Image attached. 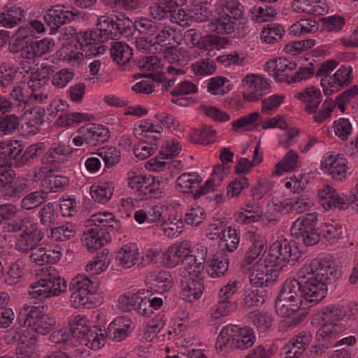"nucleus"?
<instances>
[{
	"instance_id": "36",
	"label": "nucleus",
	"mask_w": 358,
	"mask_h": 358,
	"mask_svg": "<svg viewBox=\"0 0 358 358\" xmlns=\"http://www.w3.org/2000/svg\"><path fill=\"white\" fill-rule=\"evenodd\" d=\"M106 338L103 331L98 326H92L79 340L80 345L98 350L105 345Z\"/></svg>"
},
{
	"instance_id": "62",
	"label": "nucleus",
	"mask_w": 358,
	"mask_h": 358,
	"mask_svg": "<svg viewBox=\"0 0 358 358\" xmlns=\"http://www.w3.org/2000/svg\"><path fill=\"white\" fill-rule=\"evenodd\" d=\"M98 155L104 162L105 166L111 168L117 164L120 159L121 153L115 147H102L99 149Z\"/></svg>"
},
{
	"instance_id": "54",
	"label": "nucleus",
	"mask_w": 358,
	"mask_h": 358,
	"mask_svg": "<svg viewBox=\"0 0 358 358\" xmlns=\"http://www.w3.org/2000/svg\"><path fill=\"white\" fill-rule=\"evenodd\" d=\"M206 218V210L199 205H193L185 215V223L193 227H199Z\"/></svg>"
},
{
	"instance_id": "3",
	"label": "nucleus",
	"mask_w": 358,
	"mask_h": 358,
	"mask_svg": "<svg viewBox=\"0 0 358 358\" xmlns=\"http://www.w3.org/2000/svg\"><path fill=\"white\" fill-rule=\"evenodd\" d=\"M338 66L334 59L322 63L316 71V77L320 78V85L326 96L331 95L341 88L348 85L353 79L352 67L348 64L341 65L333 74Z\"/></svg>"
},
{
	"instance_id": "2",
	"label": "nucleus",
	"mask_w": 358,
	"mask_h": 358,
	"mask_svg": "<svg viewBox=\"0 0 358 358\" xmlns=\"http://www.w3.org/2000/svg\"><path fill=\"white\" fill-rule=\"evenodd\" d=\"M345 315V310L334 305L323 307L313 315L312 324L316 327L321 325L316 334L319 344L314 347L317 354H322L325 349L334 348L336 340L345 330V325L337 322Z\"/></svg>"
},
{
	"instance_id": "8",
	"label": "nucleus",
	"mask_w": 358,
	"mask_h": 358,
	"mask_svg": "<svg viewBox=\"0 0 358 358\" xmlns=\"http://www.w3.org/2000/svg\"><path fill=\"white\" fill-rule=\"evenodd\" d=\"M72 153L70 146L61 143H55L50 146L46 153L42 157L41 162L43 166L37 173L39 178H61L66 177L59 174L61 171L59 166L53 164H61L66 162Z\"/></svg>"
},
{
	"instance_id": "34",
	"label": "nucleus",
	"mask_w": 358,
	"mask_h": 358,
	"mask_svg": "<svg viewBox=\"0 0 358 358\" xmlns=\"http://www.w3.org/2000/svg\"><path fill=\"white\" fill-rule=\"evenodd\" d=\"M294 96L306 104L305 110L309 113H315L322 101L321 92L314 86L303 89Z\"/></svg>"
},
{
	"instance_id": "59",
	"label": "nucleus",
	"mask_w": 358,
	"mask_h": 358,
	"mask_svg": "<svg viewBox=\"0 0 358 358\" xmlns=\"http://www.w3.org/2000/svg\"><path fill=\"white\" fill-rule=\"evenodd\" d=\"M265 301L262 292L255 288H248L245 290L243 299V305L249 308L260 307Z\"/></svg>"
},
{
	"instance_id": "49",
	"label": "nucleus",
	"mask_w": 358,
	"mask_h": 358,
	"mask_svg": "<svg viewBox=\"0 0 358 358\" xmlns=\"http://www.w3.org/2000/svg\"><path fill=\"white\" fill-rule=\"evenodd\" d=\"M70 48L71 49L72 47H65L64 48V52L66 53L65 58L68 60H78L83 55L86 59H91L92 57H96L105 51L104 46L101 45L88 46L86 48L87 49L82 48L83 52H75L72 50L69 51Z\"/></svg>"
},
{
	"instance_id": "55",
	"label": "nucleus",
	"mask_w": 358,
	"mask_h": 358,
	"mask_svg": "<svg viewBox=\"0 0 358 358\" xmlns=\"http://www.w3.org/2000/svg\"><path fill=\"white\" fill-rule=\"evenodd\" d=\"M189 17L199 22L206 21L211 15V10L206 2H196L191 5L188 10Z\"/></svg>"
},
{
	"instance_id": "32",
	"label": "nucleus",
	"mask_w": 358,
	"mask_h": 358,
	"mask_svg": "<svg viewBox=\"0 0 358 358\" xmlns=\"http://www.w3.org/2000/svg\"><path fill=\"white\" fill-rule=\"evenodd\" d=\"M312 334L309 332H301L293 336L285 347L286 355H292L293 358H300L312 341Z\"/></svg>"
},
{
	"instance_id": "15",
	"label": "nucleus",
	"mask_w": 358,
	"mask_h": 358,
	"mask_svg": "<svg viewBox=\"0 0 358 358\" xmlns=\"http://www.w3.org/2000/svg\"><path fill=\"white\" fill-rule=\"evenodd\" d=\"M248 269L242 268L243 271L249 273L250 282L257 287L268 286L273 282L278 274L274 267L268 265L266 259L264 263H255Z\"/></svg>"
},
{
	"instance_id": "61",
	"label": "nucleus",
	"mask_w": 358,
	"mask_h": 358,
	"mask_svg": "<svg viewBox=\"0 0 358 358\" xmlns=\"http://www.w3.org/2000/svg\"><path fill=\"white\" fill-rule=\"evenodd\" d=\"M45 110L42 107H34L27 117L25 125L30 130L29 132L35 133L44 122Z\"/></svg>"
},
{
	"instance_id": "60",
	"label": "nucleus",
	"mask_w": 358,
	"mask_h": 358,
	"mask_svg": "<svg viewBox=\"0 0 358 358\" xmlns=\"http://www.w3.org/2000/svg\"><path fill=\"white\" fill-rule=\"evenodd\" d=\"M134 27L141 34L153 36L160 28V24L157 23L146 17L136 18Z\"/></svg>"
},
{
	"instance_id": "5",
	"label": "nucleus",
	"mask_w": 358,
	"mask_h": 358,
	"mask_svg": "<svg viewBox=\"0 0 358 358\" xmlns=\"http://www.w3.org/2000/svg\"><path fill=\"white\" fill-rule=\"evenodd\" d=\"M91 327L86 316L73 315L70 318L68 326L53 331L48 339L51 343L58 345L59 348L66 350L77 349L79 340Z\"/></svg>"
},
{
	"instance_id": "11",
	"label": "nucleus",
	"mask_w": 358,
	"mask_h": 358,
	"mask_svg": "<svg viewBox=\"0 0 358 358\" xmlns=\"http://www.w3.org/2000/svg\"><path fill=\"white\" fill-rule=\"evenodd\" d=\"M245 238L251 243V245L242 263V268L248 269L255 263H262L259 258L265 251L267 240L262 231L255 226L247 227Z\"/></svg>"
},
{
	"instance_id": "45",
	"label": "nucleus",
	"mask_w": 358,
	"mask_h": 358,
	"mask_svg": "<svg viewBox=\"0 0 358 358\" xmlns=\"http://www.w3.org/2000/svg\"><path fill=\"white\" fill-rule=\"evenodd\" d=\"M183 41L190 48L198 46L199 48H208V45L215 41V36H205L201 37L196 29H191L184 33Z\"/></svg>"
},
{
	"instance_id": "12",
	"label": "nucleus",
	"mask_w": 358,
	"mask_h": 358,
	"mask_svg": "<svg viewBox=\"0 0 358 358\" xmlns=\"http://www.w3.org/2000/svg\"><path fill=\"white\" fill-rule=\"evenodd\" d=\"M189 241L183 240L168 246L162 253L159 265L173 268L189 259Z\"/></svg>"
},
{
	"instance_id": "18",
	"label": "nucleus",
	"mask_w": 358,
	"mask_h": 358,
	"mask_svg": "<svg viewBox=\"0 0 358 358\" xmlns=\"http://www.w3.org/2000/svg\"><path fill=\"white\" fill-rule=\"evenodd\" d=\"M347 160L341 155L327 153L321 160V167L324 172L332 178L338 176L345 178L352 175L350 168L347 166Z\"/></svg>"
},
{
	"instance_id": "1",
	"label": "nucleus",
	"mask_w": 358,
	"mask_h": 358,
	"mask_svg": "<svg viewBox=\"0 0 358 358\" xmlns=\"http://www.w3.org/2000/svg\"><path fill=\"white\" fill-rule=\"evenodd\" d=\"M338 275L335 263L327 257L313 259L306 264L298 273L302 280L303 296L311 304H317L327 295L328 285Z\"/></svg>"
},
{
	"instance_id": "4",
	"label": "nucleus",
	"mask_w": 358,
	"mask_h": 358,
	"mask_svg": "<svg viewBox=\"0 0 358 358\" xmlns=\"http://www.w3.org/2000/svg\"><path fill=\"white\" fill-rule=\"evenodd\" d=\"M256 341V335L251 327H240L229 324L220 331L215 342L218 354L224 356L232 348L246 349L251 347Z\"/></svg>"
},
{
	"instance_id": "39",
	"label": "nucleus",
	"mask_w": 358,
	"mask_h": 358,
	"mask_svg": "<svg viewBox=\"0 0 358 358\" xmlns=\"http://www.w3.org/2000/svg\"><path fill=\"white\" fill-rule=\"evenodd\" d=\"M317 217V213H310L298 217L291 227L292 235L294 237H301V234L315 229Z\"/></svg>"
},
{
	"instance_id": "53",
	"label": "nucleus",
	"mask_w": 358,
	"mask_h": 358,
	"mask_svg": "<svg viewBox=\"0 0 358 358\" xmlns=\"http://www.w3.org/2000/svg\"><path fill=\"white\" fill-rule=\"evenodd\" d=\"M75 226L69 222L64 223L51 229L50 238L56 241H64L75 236Z\"/></svg>"
},
{
	"instance_id": "14",
	"label": "nucleus",
	"mask_w": 358,
	"mask_h": 358,
	"mask_svg": "<svg viewBox=\"0 0 358 358\" xmlns=\"http://www.w3.org/2000/svg\"><path fill=\"white\" fill-rule=\"evenodd\" d=\"M150 294V291L140 289L136 293H126L121 295L118 299L120 308L124 312L136 311L141 315L149 316L152 313L150 307L146 306L148 301L145 299L144 295Z\"/></svg>"
},
{
	"instance_id": "37",
	"label": "nucleus",
	"mask_w": 358,
	"mask_h": 358,
	"mask_svg": "<svg viewBox=\"0 0 358 358\" xmlns=\"http://www.w3.org/2000/svg\"><path fill=\"white\" fill-rule=\"evenodd\" d=\"M24 17V10L17 5H6L0 11V24L6 28L17 25Z\"/></svg>"
},
{
	"instance_id": "22",
	"label": "nucleus",
	"mask_w": 358,
	"mask_h": 358,
	"mask_svg": "<svg viewBox=\"0 0 358 358\" xmlns=\"http://www.w3.org/2000/svg\"><path fill=\"white\" fill-rule=\"evenodd\" d=\"M187 271L189 276L182 282L181 296L186 301L192 303L201 297L204 285L200 275H194L192 270Z\"/></svg>"
},
{
	"instance_id": "25",
	"label": "nucleus",
	"mask_w": 358,
	"mask_h": 358,
	"mask_svg": "<svg viewBox=\"0 0 358 358\" xmlns=\"http://www.w3.org/2000/svg\"><path fill=\"white\" fill-rule=\"evenodd\" d=\"M12 52H19L20 56L28 60L27 64H23V69H31V63H34L35 59L38 58L36 52V48L32 36H24L15 41L11 46Z\"/></svg>"
},
{
	"instance_id": "48",
	"label": "nucleus",
	"mask_w": 358,
	"mask_h": 358,
	"mask_svg": "<svg viewBox=\"0 0 358 358\" xmlns=\"http://www.w3.org/2000/svg\"><path fill=\"white\" fill-rule=\"evenodd\" d=\"M110 54L115 62L119 64H124L129 61L133 52L131 48L126 43L115 41L112 43Z\"/></svg>"
},
{
	"instance_id": "35",
	"label": "nucleus",
	"mask_w": 358,
	"mask_h": 358,
	"mask_svg": "<svg viewBox=\"0 0 358 358\" xmlns=\"http://www.w3.org/2000/svg\"><path fill=\"white\" fill-rule=\"evenodd\" d=\"M292 199L285 198L280 195L273 196L271 203L268 205V210L264 216L268 221L275 220L278 213L282 215L292 213Z\"/></svg>"
},
{
	"instance_id": "33",
	"label": "nucleus",
	"mask_w": 358,
	"mask_h": 358,
	"mask_svg": "<svg viewBox=\"0 0 358 358\" xmlns=\"http://www.w3.org/2000/svg\"><path fill=\"white\" fill-rule=\"evenodd\" d=\"M190 262L186 267L187 270H192L194 275H200L204 266L208 256V248L202 243H197L193 247L189 242Z\"/></svg>"
},
{
	"instance_id": "23",
	"label": "nucleus",
	"mask_w": 358,
	"mask_h": 358,
	"mask_svg": "<svg viewBox=\"0 0 358 358\" xmlns=\"http://www.w3.org/2000/svg\"><path fill=\"white\" fill-rule=\"evenodd\" d=\"M129 185L139 196L148 198H159L164 191V180H130Z\"/></svg>"
},
{
	"instance_id": "20",
	"label": "nucleus",
	"mask_w": 358,
	"mask_h": 358,
	"mask_svg": "<svg viewBox=\"0 0 358 358\" xmlns=\"http://www.w3.org/2000/svg\"><path fill=\"white\" fill-rule=\"evenodd\" d=\"M296 69V64L287 58L280 57L266 63V69L277 81L291 83L290 73Z\"/></svg>"
},
{
	"instance_id": "51",
	"label": "nucleus",
	"mask_w": 358,
	"mask_h": 358,
	"mask_svg": "<svg viewBox=\"0 0 358 358\" xmlns=\"http://www.w3.org/2000/svg\"><path fill=\"white\" fill-rule=\"evenodd\" d=\"M284 27L276 23L268 24L261 31V38L266 43H278L284 36Z\"/></svg>"
},
{
	"instance_id": "28",
	"label": "nucleus",
	"mask_w": 358,
	"mask_h": 358,
	"mask_svg": "<svg viewBox=\"0 0 358 358\" xmlns=\"http://www.w3.org/2000/svg\"><path fill=\"white\" fill-rule=\"evenodd\" d=\"M86 224L101 229H105L108 232L117 231L121 227L120 221L110 212H99L92 215L86 221Z\"/></svg>"
},
{
	"instance_id": "58",
	"label": "nucleus",
	"mask_w": 358,
	"mask_h": 358,
	"mask_svg": "<svg viewBox=\"0 0 358 358\" xmlns=\"http://www.w3.org/2000/svg\"><path fill=\"white\" fill-rule=\"evenodd\" d=\"M336 194V190L328 185H324L318 189L319 202L325 210H330L334 207Z\"/></svg>"
},
{
	"instance_id": "7",
	"label": "nucleus",
	"mask_w": 358,
	"mask_h": 358,
	"mask_svg": "<svg viewBox=\"0 0 358 358\" xmlns=\"http://www.w3.org/2000/svg\"><path fill=\"white\" fill-rule=\"evenodd\" d=\"M25 315L23 325L30 328L38 335L45 336L49 334L56 326L55 318L47 313L43 306H29L24 305L20 311V323L22 324L21 317Z\"/></svg>"
},
{
	"instance_id": "27",
	"label": "nucleus",
	"mask_w": 358,
	"mask_h": 358,
	"mask_svg": "<svg viewBox=\"0 0 358 358\" xmlns=\"http://www.w3.org/2000/svg\"><path fill=\"white\" fill-rule=\"evenodd\" d=\"M49 82V77L45 71H40L38 70L32 71L29 75L27 80V85L34 93L30 95L31 99H33L36 102L42 103L48 99V94H44L43 92L40 93H35L45 88Z\"/></svg>"
},
{
	"instance_id": "40",
	"label": "nucleus",
	"mask_w": 358,
	"mask_h": 358,
	"mask_svg": "<svg viewBox=\"0 0 358 358\" xmlns=\"http://www.w3.org/2000/svg\"><path fill=\"white\" fill-rule=\"evenodd\" d=\"M240 243V235L236 229L231 226L227 227L220 234L218 245L220 252H234Z\"/></svg>"
},
{
	"instance_id": "21",
	"label": "nucleus",
	"mask_w": 358,
	"mask_h": 358,
	"mask_svg": "<svg viewBox=\"0 0 358 358\" xmlns=\"http://www.w3.org/2000/svg\"><path fill=\"white\" fill-rule=\"evenodd\" d=\"M38 339L36 334L24 329L19 338L15 350L16 358H39Z\"/></svg>"
},
{
	"instance_id": "52",
	"label": "nucleus",
	"mask_w": 358,
	"mask_h": 358,
	"mask_svg": "<svg viewBox=\"0 0 358 358\" xmlns=\"http://www.w3.org/2000/svg\"><path fill=\"white\" fill-rule=\"evenodd\" d=\"M110 264L108 254L100 253L96 255L85 266V270L91 275H99L106 271Z\"/></svg>"
},
{
	"instance_id": "56",
	"label": "nucleus",
	"mask_w": 358,
	"mask_h": 358,
	"mask_svg": "<svg viewBox=\"0 0 358 358\" xmlns=\"http://www.w3.org/2000/svg\"><path fill=\"white\" fill-rule=\"evenodd\" d=\"M152 278L153 285L157 288V292H164L169 290L173 283L171 273L167 271L162 270L150 275Z\"/></svg>"
},
{
	"instance_id": "13",
	"label": "nucleus",
	"mask_w": 358,
	"mask_h": 358,
	"mask_svg": "<svg viewBox=\"0 0 358 358\" xmlns=\"http://www.w3.org/2000/svg\"><path fill=\"white\" fill-rule=\"evenodd\" d=\"M244 87L243 97L248 101H255L267 94L270 90V83L264 76L258 74H248L241 81Z\"/></svg>"
},
{
	"instance_id": "6",
	"label": "nucleus",
	"mask_w": 358,
	"mask_h": 358,
	"mask_svg": "<svg viewBox=\"0 0 358 358\" xmlns=\"http://www.w3.org/2000/svg\"><path fill=\"white\" fill-rule=\"evenodd\" d=\"M3 229L8 232L22 230L16 236L15 248L24 253L31 250L43 238V234L38 229L37 224L30 222L28 218L6 222L3 224Z\"/></svg>"
},
{
	"instance_id": "50",
	"label": "nucleus",
	"mask_w": 358,
	"mask_h": 358,
	"mask_svg": "<svg viewBox=\"0 0 358 358\" xmlns=\"http://www.w3.org/2000/svg\"><path fill=\"white\" fill-rule=\"evenodd\" d=\"M298 153L292 150H289L282 160L275 165V173L276 176H282V173L293 171L297 165Z\"/></svg>"
},
{
	"instance_id": "29",
	"label": "nucleus",
	"mask_w": 358,
	"mask_h": 358,
	"mask_svg": "<svg viewBox=\"0 0 358 358\" xmlns=\"http://www.w3.org/2000/svg\"><path fill=\"white\" fill-rule=\"evenodd\" d=\"M213 180H178L176 185L178 192L192 194L199 198L213 188Z\"/></svg>"
},
{
	"instance_id": "47",
	"label": "nucleus",
	"mask_w": 358,
	"mask_h": 358,
	"mask_svg": "<svg viewBox=\"0 0 358 358\" xmlns=\"http://www.w3.org/2000/svg\"><path fill=\"white\" fill-rule=\"evenodd\" d=\"M70 289L74 292L96 294L98 287L94 282L85 275H78L71 280Z\"/></svg>"
},
{
	"instance_id": "42",
	"label": "nucleus",
	"mask_w": 358,
	"mask_h": 358,
	"mask_svg": "<svg viewBox=\"0 0 358 358\" xmlns=\"http://www.w3.org/2000/svg\"><path fill=\"white\" fill-rule=\"evenodd\" d=\"M97 28L95 29V37L97 38V42L103 43L106 41L117 40L114 36V22L112 17L108 16H101L96 24Z\"/></svg>"
},
{
	"instance_id": "19",
	"label": "nucleus",
	"mask_w": 358,
	"mask_h": 358,
	"mask_svg": "<svg viewBox=\"0 0 358 358\" xmlns=\"http://www.w3.org/2000/svg\"><path fill=\"white\" fill-rule=\"evenodd\" d=\"M78 13V11L73 8L57 5L47 11L44 15V20L52 29H58L62 25L73 20Z\"/></svg>"
},
{
	"instance_id": "16",
	"label": "nucleus",
	"mask_w": 358,
	"mask_h": 358,
	"mask_svg": "<svg viewBox=\"0 0 358 358\" xmlns=\"http://www.w3.org/2000/svg\"><path fill=\"white\" fill-rule=\"evenodd\" d=\"M300 302L287 301L285 303L284 308L280 310L278 308V297L275 301V311L281 317H285L281 322L283 329H291L301 323L307 316L308 312L304 308H301Z\"/></svg>"
},
{
	"instance_id": "17",
	"label": "nucleus",
	"mask_w": 358,
	"mask_h": 358,
	"mask_svg": "<svg viewBox=\"0 0 358 358\" xmlns=\"http://www.w3.org/2000/svg\"><path fill=\"white\" fill-rule=\"evenodd\" d=\"M287 301L304 303L308 306H313L316 304H311L306 300L302 293V280L299 279H287L283 284L282 289L278 295V308H284L285 303Z\"/></svg>"
},
{
	"instance_id": "31",
	"label": "nucleus",
	"mask_w": 358,
	"mask_h": 358,
	"mask_svg": "<svg viewBox=\"0 0 358 358\" xmlns=\"http://www.w3.org/2000/svg\"><path fill=\"white\" fill-rule=\"evenodd\" d=\"M229 268V257L224 252L217 251L207 262L206 271L212 278H220Z\"/></svg>"
},
{
	"instance_id": "24",
	"label": "nucleus",
	"mask_w": 358,
	"mask_h": 358,
	"mask_svg": "<svg viewBox=\"0 0 358 358\" xmlns=\"http://www.w3.org/2000/svg\"><path fill=\"white\" fill-rule=\"evenodd\" d=\"M141 257L140 249L135 243H127L117 251L115 260L122 268L129 269L134 267Z\"/></svg>"
},
{
	"instance_id": "9",
	"label": "nucleus",
	"mask_w": 358,
	"mask_h": 358,
	"mask_svg": "<svg viewBox=\"0 0 358 358\" xmlns=\"http://www.w3.org/2000/svg\"><path fill=\"white\" fill-rule=\"evenodd\" d=\"M300 257L298 248L289 241L284 239L273 243L268 251L266 262L278 272L288 264H294Z\"/></svg>"
},
{
	"instance_id": "64",
	"label": "nucleus",
	"mask_w": 358,
	"mask_h": 358,
	"mask_svg": "<svg viewBox=\"0 0 358 358\" xmlns=\"http://www.w3.org/2000/svg\"><path fill=\"white\" fill-rule=\"evenodd\" d=\"M229 81L222 76L211 78L208 83V90L215 95H224L231 90L230 85H225Z\"/></svg>"
},
{
	"instance_id": "57",
	"label": "nucleus",
	"mask_w": 358,
	"mask_h": 358,
	"mask_svg": "<svg viewBox=\"0 0 358 358\" xmlns=\"http://www.w3.org/2000/svg\"><path fill=\"white\" fill-rule=\"evenodd\" d=\"M215 131L207 126L202 127L201 129L192 130L190 141L194 143L210 144L214 141Z\"/></svg>"
},
{
	"instance_id": "38",
	"label": "nucleus",
	"mask_w": 358,
	"mask_h": 358,
	"mask_svg": "<svg viewBox=\"0 0 358 358\" xmlns=\"http://www.w3.org/2000/svg\"><path fill=\"white\" fill-rule=\"evenodd\" d=\"M238 20L225 15L214 18L208 24L209 31L220 34H231L238 27Z\"/></svg>"
},
{
	"instance_id": "44",
	"label": "nucleus",
	"mask_w": 358,
	"mask_h": 358,
	"mask_svg": "<svg viewBox=\"0 0 358 358\" xmlns=\"http://www.w3.org/2000/svg\"><path fill=\"white\" fill-rule=\"evenodd\" d=\"M216 6L225 15L234 20H240L243 17L245 8L238 0H219Z\"/></svg>"
},
{
	"instance_id": "63",
	"label": "nucleus",
	"mask_w": 358,
	"mask_h": 358,
	"mask_svg": "<svg viewBox=\"0 0 358 358\" xmlns=\"http://www.w3.org/2000/svg\"><path fill=\"white\" fill-rule=\"evenodd\" d=\"M114 22V36L116 38H120L124 33L130 32L131 27L134 26L132 21L124 14L116 15L112 17Z\"/></svg>"
},
{
	"instance_id": "10",
	"label": "nucleus",
	"mask_w": 358,
	"mask_h": 358,
	"mask_svg": "<svg viewBox=\"0 0 358 358\" xmlns=\"http://www.w3.org/2000/svg\"><path fill=\"white\" fill-rule=\"evenodd\" d=\"M66 289V282L57 273L48 272L36 280L29 287L32 298L45 299L59 296Z\"/></svg>"
},
{
	"instance_id": "41",
	"label": "nucleus",
	"mask_w": 358,
	"mask_h": 358,
	"mask_svg": "<svg viewBox=\"0 0 358 358\" xmlns=\"http://www.w3.org/2000/svg\"><path fill=\"white\" fill-rule=\"evenodd\" d=\"M113 189L109 181L98 180L91 186L90 195L95 201L106 203L110 199Z\"/></svg>"
},
{
	"instance_id": "46",
	"label": "nucleus",
	"mask_w": 358,
	"mask_h": 358,
	"mask_svg": "<svg viewBox=\"0 0 358 358\" xmlns=\"http://www.w3.org/2000/svg\"><path fill=\"white\" fill-rule=\"evenodd\" d=\"M26 262L22 259H18L11 263L7 269L5 276L6 283L9 285L18 283L24 274Z\"/></svg>"
},
{
	"instance_id": "30",
	"label": "nucleus",
	"mask_w": 358,
	"mask_h": 358,
	"mask_svg": "<svg viewBox=\"0 0 358 358\" xmlns=\"http://www.w3.org/2000/svg\"><path fill=\"white\" fill-rule=\"evenodd\" d=\"M80 133L85 136L86 143L91 146L106 141L110 136L108 128L92 123L80 127Z\"/></svg>"
},
{
	"instance_id": "43",
	"label": "nucleus",
	"mask_w": 358,
	"mask_h": 358,
	"mask_svg": "<svg viewBox=\"0 0 358 358\" xmlns=\"http://www.w3.org/2000/svg\"><path fill=\"white\" fill-rule=\"evenodd\" d=\"M82 241L87 250L93 252L103 246L108 242V238L98 228H91L83 233Z\"/></svg>"
},
{
	"instance_id": "26",
	"label": "nucleus",
	"mask_w": 358,
	"mask_h": 358,
	"mask_svg": "<svg viewBox=\"0 0 358 358\" xmlns=\"http://www.w3.org/2000/svg\"><path fill=\"white\" fill-rule=\"evenodd\" d=\"M134 329L131 320L125 317L115 318L108 325L107 335L114 341L125 339Z\"/></svg>"
}]
</instances>
